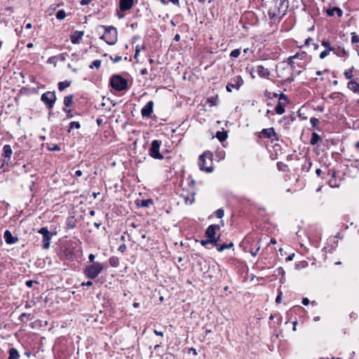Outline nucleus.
<instances>
[{"instance_id":"f257e3e1","label":"nucleus","mask_w":359,"mask_h":359,"mask_svg":"<svg viewBox=\"0 0 359 359\" xmlns=\"http://www.w3.org/2000/svg\"><path fill=\"white\" fill-rule=\"evenodd\" d=\"M224 226V222L223 220H221L217 224L209 225L205 232V236L214 242V246L216 248L218 252H222L224 250L230 249L234 246V244L232 241L229 242V243L223 244L220 243V230L221 228Z\"/></svg>"},{"instance_id":"f03ea898","label":"nucleus","mask_w":359,"mask_h":359,"mask_svg":"<svg viewBox=\"0 0 359 359\" xmlns=\"http://www.w3.org/2000/svg\"><path fill=\"white\" fill-rule=\"evenodd\" d=\"M287 7V1L274 0L268 11V15L271 21L273 23L279 22L286 14Z\"/></svg>"},{"instance_id":"7ed1b4c3","label":"nucleus","mask_w":359,"mask_h":359,"mask_svg":"<svg viewBox=\"0 0 359 359\" xmlns=\"http://www.w3.org/2000/svg\"><path fill=\"white\" fill-rule=\"evenodd\" d=\"M310 57L311 56L306 51L299 50L294 55L287 57L286 62L292 69H295L297 67L304 68L310 61Z\"/></svg>"},{"instance_id":"20e7f679","label":"nucleus","mask_w":359,"mask_h":359,"mask_svg":"<svg viewBox=\"0 0 359 359\" xmlns=\"http://www.w3.org/2000/svg\"><path fill=\"white\" fill-rule=\"evenodd\" d=\"M213 154L212 151L209 150L205 151L202 154H201L198 157V165L199 169L201 171L211 173L214 170L213 166Z\"/></svg>"},{"instance_id":"39448f33","label":"nucleus","mask_w":359,"mask_h":359,"mask_svg":"<svg viewBox=\"0 0 359 359\" xmlns=\"http://www.w3.org/2000/svg\"><path fill=\"white\" fill-rule=\"evenodd\" d=\"M107 268V265L104 263L93 262V264L86 265L83 269V274L90 279H95L99 274Z\"/></svg>"},{"instance_id":"423d86ee","label":"nucleus","mask_w":359,"mask_h":359,"mask_svg":"<svg viewBox=\"0 0 359 359\" xmlns=\"http://www.w3.org/2000/svg\"><path fill=\"white\" fill-rule=\"evenodd\" d=\"M110 86L116 91H125L129 88L128 81L119 74H114L109 81Z\"/></svg>"},{"instance_id":"0eeeda50","label":"nucleus","mask_w":359,"mask_h":359,"mask_svg":"<svg viewBox=\"0 0 359 359\" xmlns=\"http://www.w3.org/2000/svg\"><path fill=\"white\" fill-rule=\"evenodd\" d=\"M187 181L188 182L189 187L191 188V190L189 193L187 194L184 192V191H183V192L181 194V196L184 198L186 204H192L195 201L194 196L196 194V181L191 175L188 176Z\"/></svg>"},{"instance_id":"6e6552de","label":"nucleus","mask_w":359,"mask_h":359,"mask_svg":"<svg viewBox=\"0 0 359 359\" xmlns=\"http://www.w3.org/2000/svg\"><path fill=\"white\" fill-rule=\"evenodd\" d=\"M104 29L103 35L100 37L109 45H114L117 41V30L113 26H102Z\"/></svg>"},{"instance_id":"1a4fd4ad","label":"nucleus","mask_w":359,"mask_h":359,"mask_svg":"<svg viewBox=\"0 0 359 359\" xmlns=\"http://www.w3.org/2000/svg\"><path fill=\"white\" fill-rule=\"evenodd\" d=\"M161 143V141L158 140H154L151 142L149 149V154L151 158L158 160L163 159V156L160 153Z\"/></svg>"},{"instance_id":"9d476101","label":"nucleus","mask_w":359,"mask_h":359,"mask_svg":"<svg viewBox=\"0 0 359 359\" xmlns=\"http://www.w3.org/2000/svg\"><path fill=\"white\" fill-rule=\"evenodd\" d=\"M290 100L286 95L281 93L278 95V102L275 107V111L277 114L281 115L285 111V107L287 104H289Z\"/></svg>"},{"instance_id":"9b49d317","label":"nucleus","mask_w":359,"mask_h":359,"mask_svg":"<svg viewBox=\"0 0 359 359\" xmlns=\"http://www.w3.org/2000/svg\"><path fill=\"white\" fill-rule=\"evenodd\" d=\"M256 135L258 138H268L272 140L278 141L279 135L275 132L273 127L269 128H264L259 133H257Z\"/></svg>"},{"instance_id":"f8f14e48","label":"nucleus","mask_w":359,"mask_h":359,"mask_svg":"<svg viewBox=\"0 0 359 359\" xmlns=\"http://www.w3.org/2000/svg\"><path fill=\"white\" fill-rule=\"evenodd\" d=\"M41 100L45 104L47 109H51L56 101V96L54 92L47 91L41 96Z\"/></svg>"},{"instance_id":"ddd939ff","label":"nucleus","mask_w":359,"mask_h":359,"mask_svg":"<svg viewBox=\"0 0 359 359\" xmlns=\"http://www.w3.org/2000/svg\"><path fill=\"white\" fill-rule=\"evenodd\" d=\"M244 81L241 76H236L231 79V81L226 86L227 92H232V88L238 90L243 84Z\"/></svg>"},{"instance_id":"4468645a","label":"nucleus","mask_w":359,"mask_h":359,"mask_svg":"<svg viewBox=\"0 0 359 359\" xmlns=\"http://www.w3.org/2000/svg\"><path fill=\"white\" fill-rule=\"evenodd\" d=\"M39 233L42 235V248L43 249H48L50 247V241L51 239V233L48 228L42 227L39 230Z\"/></svg>"},{"instance_id":"2eb2a0df","label":"nucleus","mask_w":359,"mask_h":359,"mask_svg":"<svg viewBox=\"0 0 359 359\" xmlns=\"http://www.w3.org/2000/svg\"><path fill=\"white\" fill-rule=\"evenodd\" d=\"M154 102L152 100L149 101L141 110V114L142 117H151L154 111Z\"/></svg>"},{"instance_id":"dca6fc26","label":"nucleus","mask_w":359,"mask_h":359,"mask_svg":"<svg viewBox=\"0 0 359 359\" xmlns=\"http://www.w3.org/2000/svg\"><path fill=\"white\" fill-rule=\"evenodd\" d=\"M332 53L339 57H348V52L345 49L343 44L335 45Z\"/></svg>"},{"instance_id":"f3484780","label":"nucleus","mask_w":359,"mask_h":359,"mask_svg":"<svg viewBox=\"0 0 359 359\" xmlns=\"http://www.w3.org/2000/svg\"><path fill=\"white\" fill-rule=\"evenodd\" d=\"M256 72L259 76L262 79H269L271 75L270 71L262 65H257L256 67Z\"/></svg>"},{"instance_id":"a211bd4d","label":"nucleus","mask_w":359,"mask_h":359,"mask_svg":"<svg viewBox=\"0 0 359 359\" xmlns=\"http://www.w3.org/2000/svg\"><path fill=\"white\" fill-rule=\"evenodd\" d=\"M347 88L354 93L359 94V79L355 78L349 81L347 83Z\"/></svg>"},{"instance_id":"6ab92c4d","label":"nucleus","mask_w":359,"mask_h":359,"mask_svg":"<svg viewBox=\"0 0 359 359\" xmlns=\"http://www.w3.org/2000/svg\"><path fill=\"white\" fill-rule=\"evenodd\" d=\"M4 238L8 245H13L18 241V238L13 236L9 230H6L4 233Z\"/></svg>"},{"instance_id":"aec40b11","label":"nucleus","mask_w":359,"mask_h":359,"mask_svg":"<svg viewBox=\"0 0 359 359\" xmlns=\"http://www.w3.org/2000/svg\"><path fill=\"white\" fill-rule=\"evenodd\" d=\"M83 35V31H74L70 36L71 42L74 44L79 43L82 40Z\"/></svg>"},{"instance_id":"412c9836","label":"nucleus","mask_w":359,"mask_h":359,"mask_svg":"<svg viewBox=\"0 0 359 359\" xmlns=\"http://www.w3.org/2000/svg\"><path fill=\"white\" fill-rule=\"evenodd\" d=\"M134 5V0H120L119 8L121 11H129Z\"/></svg>"},{"instance_id":"4be33fe9","label":"nucleus","mask_w":359,"mask_h":359,"mask_svg":"<svg viewBox=\"0 0 359 359\" xmlns=\"http://www.w3.org/2000/svg\"><path fill=\"white\" fill-rule=\"evenodd\" d=\"M335 13H337L338 17H341L343 15V11L341 8L338 7H333L332 8H327L326 10V13L328 16H334Z\"/></svg>"},{"instance_id":"5701e85b","label":"nucleus","mask_w":359,"mask_h":359,"mask_svg":"<svg viewBox=\"0 0 359 359\" xmlns=\"http://www.w3.org/2000/svg\"><path fill=\"white\" fill-rule=\"evenodd\" d=\"M336 175V172L333 171L332 173V178L328 181L330 187L332 188L339 187L340 185V180L337 178Z\"/></svg>"},{"instance_id":"b1692460","label":"nucleus","mask_w":359,"mask_h":359,"mask_svg":"<svg viewBox=\"0 0 359 359\" xmlns=\"http://www.w3.org/2000/svg\"><path fill=\"white\" fill-rule=\"evenodd\" d=\"M154 204V201L151 198L146 200H137L136 201V205L142 208H149L150 205Z\"/></svg>"},{"instance_id":"393cba45","label":"nucleus","mask_w":359,"mask_h":359,"mask_svg":"<svg viewBox=\"0 0 359 359\" xmlns=\"http://www.w3.org/2000/svg\"><path fill=\"white\" fill-rule=\"evenodd\" d=\"M13 154V150L9 144H5L3 147V154L2 156L6 158L8 161L10 160Z\"/></svg>"},{"instance_id":"a878e982","label":"nucleus","mask_w":359,"mask_h":359,"mask_svg":"<svg viewBox=\"0 0 359 359\" xmlns=\"http://www.w3.org/2000/svg\"><path fill=\"white\" fill-rule=\"evenodd\" d=\"M321 45L325 48V50L333 52L335 45H332L329 39L324 38L320 41Z\"/></svg>"},{"instance_id":"bb28decb","label":"nucleus","mask_w":359,"mask_h":359,"mask_svg":"<svg viewBox=\"0 0 359 359\" xmlns=\"http://www.w3.org/2000/svg\"><path fill=\"white\" fill-rule=\"evenodd\" d=\"M8 359H19L20 355L18 350L15 348H11L8 350Z\"/></svg>"},{"instance_id":"cd10ccee","label":"nucleus","mask_w":359,"mask_h":359,"mask_svg":"<svg viewBox=\"0 0 359 359\" xmlns=\"http://www.w3.org/2000/svg\"><path fill=\"white\" fill-rule=\"evenodd\" d=\"M215 137L219 140V142H222L226 140L228 134L226 131H217Z\"/></svg>"},{"instance_id":"c85d7f7f","label":"nucleus","mask_w":359,"mask_h":359,"mask_svg":"<svg viewBox=\"0 0 359 359\" xmlns=\"http://www.w3.org/2000/svg\"><path fill=\"white\" fill-rule=\"evenodd\" d=\"M310 123L311 124L313 129L318 130V131L320 130V128L319 127L320 121H319L318 118H317L316 117H311L310 118Z\"/></svg>"},{"instance_id":"c756f323","label":"nucleus","mask_w":359,"mask_h":359,"mask_svg":"<svg viewBox=\"0 0 359 359\" xmlns=\"http://www.w3.org/2000/svg\"><path fill=\"white\" fill-rule=\"evenodd\" d=\"M109 263L112 267H118L119 266V258L116 256H112L109 259Z\"/></svg>"},{"instance_id":"7c9ffc66","label":"nucleus","mask_w":359,"mask_h":359,"mask_svg":"<svg viewBox=\"0 0 359 359\" xmlns=\"http://www.w3.org/2000/svg\"><path fill=\"white\" fill-rule=\"evenodd\" d=\"M321 140L320 136L316 133H313L311 134V140H310V144L312 145L316 144L320 140Z\"/></svg>"},{"instance_id":"2f4dec72","label":"nucleus","mask_w":359,"mask_h":359,"mask_svg":"<svg viewBox=\"0 0 359 359\" xmlns=\"http://www.w3.org/2000/svg\"><path fill=\"white\" fill-rule=\"evenodd\" d=\"M279 95L280 94H278L277 93H272L268 90H265L264 91V95L268 100H272L274 97H278Z\"/></svg>"},{"instance_id":"473e14b6","label":"nucleus","mask_w":359,"mask_h":359,"mask_svg":"<svg viewBox=\"0 0 359 359\" xmlns=\"http://www.w3.org/2000/svg\"><path fill=\"white\" fill-rule=\"evenodd\" d=\"M312 166V162L310 160H307L302 165V170L304 172H308Z\"/></svg>"},{"instance_id":"72a5a7b5","label":"nucleus","mask_w":359,"mask_h":359,"mask_svg":"<svg viewBox=\"0 0 359 359\" xmlns=\"http://www.w3.org/2000/svg\"><path fill=\"white\" fill-rule=\"evenodd\" d=\"M353 70H354V67H352L351 68L346 69L344 72V76L346 79L350 80V81L351 79H353Z\"/></svg>"},{"instance_id":"f704fd0d","label":"nucleus","mask_w":359,"mask_h":359,"mask_svg":"<svg viewBox=\"0 0 359 359\" xmlns=\"http://www.w3.org/2000/svg\"><path fill=\"white\" fill-rule=\"evenodd\" d=\"M218 95L212 96L207 99V102L210 107L216 106L217 104Z\"/></svg>"},{"instance_id":"c9c22d12","label":"nucleus","mask_w":359,"mask_h":359,"mask_svg":"<svg viewBox=\"0 0 359 359\" xmlns=\"http://www.w3.org/2000/svg\"><path fill=\"white\" fill-rule=\"evenodd\" d=\"M81 128V124L79 121H71L69 123V133L72 129H79Z\"/></svg>"},{"instance_id":"e433bc0d","label":"nucleus","mask_w":359,"mask_h":359,"mask_svg":"<svg viewBox=\"0 0 359 359\" xmlns=\"http://www.w3.org/2000/svg\"><path fill=\"white\" fill-rule=\"evenodd\" d=\"M101 64L102 61L100 60H95L89 65V67L92 69L94 68L98 69L100 68Z\"/></svg>"},{"instance_id":"4c0bfd02","label":"nucleus","mask_w":359,"mask_h":359,"mask_svg":"<svg viewBox=\"0 0 359 359\" xmlns=\"http://www.w3.org/2000/svg\"><path fill=\"white\" fill-rule=\"evenodd\" d=\"M351 43L354 44L355 47V45H358L359 48V36L357 35L355 32L351 33Z\"/></svg>"},{"instance_id":"58836bf2","label":"nucleus","mask_w":359,"mask_h":359,"mask_svg":"<svg viewBox=\"0 0 359 359\" xmlns=\"http://www.w3.org/2000/svg\"><path fill=\"white\" fill-rule=\"evenodd\" d=\"M66 15H67L66 12L64 10L58 11L55 15L56 18L60 20H64L65 18Z\"/></svg>"},{"instance_id":"ea45409f","label":"nucleus","mask_w":359,"mask_h":359,"mask_svg":"<svg viewBox=\"0 0 359 359\" xmlns=\"http://www.w3.org/2000/svg\"><path fill=\"white\" fill-rule=\"evenodd\" d=\"M208 244H212L214 246V242H212L210 238H207L205 240L201 241V245L205 248H208Z\"/></svg>"},{"instance_id":"a19ab883","label":"nucleus","mask_w":359,"mask_h":359,"mask_svg":"<svg viewBox=\"0 0 359 359\" xmlns=\"http://www.w3.org/2000/svg\"><path fill=\"white\" fill-rule=\"evenodd\" d=\"M214 215L216 217L222 219L224 216V211L222 208L217 209L215 212Z\"/></svg>"},{"instance_id":"79ce46f5","label":"nucleus","mask_w":359,"mask_h":359,"mask_svg":"<svg viewBox=\"0 0 359 359\" xmlns=\"http://www.w3.org/2000/svg\"><path fill=\"white\" fill-rule=\"evenodd\" d=\"M259 250H260V245H256L255 247L252 248L250 249V254H251L253 257H255V256L258 254V252H259Z\"/></svg>"},{"instance_id":"37998d69","label":"nucleus","mask_w":359,"mask_h":359,"mask_svg":"<svg viewBox=\"0 0 359 359\" xmlns=\"http://www.w3.org/2000/svg\"><path fill=\"white\" fill-rule=\"evenodd\" d=\"M331 52H332V51H330V50H325V49L324 50H323V51L320 53V55H319V58H320V60H323V59H325L326 57H327V56L330 55V53Z\"/></svg>"},{"instance_id":"c03bdc74","label":"nucleus","mask_w":359,"mask_h":359,"mask_svg":"<svg viewBox=\"0 0 359 359\" xmlns=\"http://www.w3.org/2000/svg\"><path fill=\"white\" fill-rule=\"evenodd\" d=\"M67 88V81H61L58 83V89L60 91L64 90Z\"/></svg>"},{"instance_id":"a18cd8bd","label":"nucleus","mask_w":359,"mask_h":359,"mask_svg":"<svg viewBox=\"0 0 359 359\" xmlns=\"http://www.w3.org/2000/svg\"><path fill=\"white\" fill-rule=\"evenodd\" d=\"M241 54V50L240 49H234L233 50H231V52L230 53V56L231 57H238Z\"/></svg>"},{"instance_id":"49530a36","label":"nucleus","mask_w":359,"mask_h":359,"mask_svg":"<svg viewBox=\"0 0 359 359\" xmlns=\"http://www.w3.org/2000/svg\"><path fill=\"white\" fill-rule=\"evenodd\" d=\"M57 57L55 56L50 57L48 59L47 62L50 64H53L55 66L56 65L57 62Z\"/></svg>"},{"instance_id":"de8ad7c7","label":"nucleus","mask_w":359,"mask_h":359,"mask_svg":"<svg viewBox=\"0 0 359 359\" xmlns=\"http://www.w3.org/2000/svg\"><path fill=\"white\" fill-rule=\"evenodd\" d=\"M287 165L282 162H278L277 163V168L279 170L285 171V168H287Z\"/></svg>"},{"instance_id":"09e8293b","label":"nucleus","mask_w":359,"mask_h":359,"mask_svg":"<svg viewBox=\"0 0 359 359\" xmlns=\"http://www.w3.org/2000/svg\"><path fill=\"white\" fill-rule=\"evenodd\" d=\"M312 43H314L313 39H312L311 37H309L305 39L304 46H309L310 45H312Z\"/></svg>"},{"instance_id":"8fccbe9b","label":"nucleus","mask_w":359,"mask_h":359,"mask_svg":"<svg viewBox=\"0 0 359 359\" xmlns=\"http://www.w3.org/2000/svg\"><path fill=\"white\" fill-rule=\"evenodd\" d=\"M57 57V60L65 61L66 59V53H62L58 55H55Z\"/></svg>"},{"instance_id":"3c124183","label":"nucleus","mask_w":359,"mask_h":359,"mask_svg":"<svg viewBox=\"0 0 359 359\" xmlns=\"http://www.w3.org/2000/svg\"><path fill=\"white\" fill-rule=\"evenodd\" d=\"M126 244L123 243L118 247V250L123 253L126 250Z\"/></svg>"},{"instance_id":"603ef678","label":"nucleus","mask_w":359,"mask_h":359,"mask_svg":"<svg viewBox=\"0 0 359 359\" xmlns=\"http://www.w3.org/2000/svg\"><path fill=\"white\" fill-rule=\"evenodd\" d=\"M34 283H37L36 281H34V280H27L26 283H25V285L28 287H32L34 285Z\"/></svg>"},{"instance_id":"864d4df0","label":"nucleus","mask_w":359,"mask_h":359,"mask_svg":"<svg viewBox=\"0 0 359 359\" xmlns=\"http://www.w3.org/2000/svg\"><path fill=\"white\" fill-rule=\"evenodd\" d=\"M121 58H122L121 56H119V55H116L114 57H113L111 56L110 57V59L111 60H113L114 62H118L121 61Z\"/></svg>"},{"instance_id":"5fc2aeb1","label":"nucleus","mask_w":359,"mask_h":359,"mask_svg":"<svg viewBox=\"0 0 359 359\" xmlns=\"http://www.w3.org/2000/svg\"><path fill=\"white\" fill-rule=\"evenodd\" d=\"M93 1V0H81L80 4L81 6H86V5L89 4Z\"/></svg>"},{"instance_id":"6e6d98bb","label":"nucleus","mask_w":359,"mask_h":359,"mask_svg":"<svg viewBox=\"0 0 359 359\" xmlns=\"http://www.w3.org/2000/svg\"><path fill=\"white\" fill-rule=\"evenodd\" d=\"M140 53V52L139 51V48H135V55H134V58H135V60H136L137 62H138V56H139Z\"/></svg>"},{"instance_id":"4d7b16f0","label":"nucleus","mask_w":359,"mask_h":359,"mask_svg":"<svg viewBox=\"0 0 359 359\" xmlns=\"http://www.w3.org/2000/svg\"><path fill=\"white\" fill-rule=\"evenodd\" d=\"M82 175V171L77 170L74 172V176L76 177H81Z\"/></svg>"},{"instance_id":"13d9d810","label":"nucleus","mask_w":359,"mask_h":359,"mask_svg":"<svg viewBox=\"0 0 359 359\" xmlns=\"http://www.w3.org/2000/svg\"><path fill=\"white\" fill-rule=\"evenodd\" d=\"M95 258V256L93 254H90V255H88V259H89V262H91L92 264H93V262H94Z\"/></svg>"},{"instance_id":"bf43d9fd","label":"nucleus","mask_w":359,"mask_h":359,"mask_svg":"<svg viewBox=\"0 0 359 359\" xmlns=\"http://www.w3.org/2000/svg\"><path fill=\"white\" fill-rule=\"evenodd\" d=\"M139 48V51L140 52L142 50L146 49V46L144 43H143L142 45H137L135 48Z\"/></svg>"},{"instance_id":"052dcab7","label":"nucleus","mask_w":359,"mask_h":359,"mask_svg":"<svg viewBox=\"0 0 359 359\" xmlns=\"http://www.w3.org/2000/svg\"><path fill=\"white\" fill-rule=\"evenodd\" d=\"M309 302H310V301L307 297L303 298L302 302V303L305 306L308 305L309 304Z\"/></svg>"},{"instance_id":"680f3d73","label":"nucleus","mask_w":359,"mask_h":359,"mask_svg":"<svg viewBox=\"0 0 359 359\" xmlns=\"http://www.w3.org/2000/svg\"><path fill=\"white\" fill-rule=\"evenodd\" d=\"M294 257V254H292V255H290L289 256H287L286 258H285V260L286 262H290V261H292L293 259V257Z\"/></svg>"},{"instance_id":"e2e57ef3","label":"nucleus","mask_w":359,"mask_h":359,"mask_svg":"<svg viewBox=\"0 0 359 359\" xmlns=\"http://www.w3.org/2000/svg\"><path fill=\"white\" fill-rule=\"evenodd\" d=\"M350 317L351 318H353V319H357L358 318V314L357 313H355V312H351V314H350Z\"/></svg>"},{"instance_id":"0e129e2a","label":"nucleus","mask_w":359,"mask_h":359,"mask_svg":"<svg viewBox=\"0 0 359 359\" xmlns=\"http://www.w3.org/2000/svg\"><path fill=\"white\" fill-rule=\"evenodd\" d=\"M93 282L90 281V280H88L87 282L86 283H83L81 285H86V286H88V287H90V286H92L93 285Z\"/></svg>"},{"instance_id":"69168bd1","label":"nucleus","mask_w":359,"mask_h":359,"mask_svg":"<svg viewBox=\"0 0 359 359\" xmlns=\"http://www.w3.org/2000/svg\"><path fill=\"white\" fill-rule=\"evenodd\" d=\"M66 107H67V96L64 97V107L63 109L66 111Z\"/></svg>"},{"instance_id":"338daca9","label":"nucleus","mask_w":359,"mask_h":359,"mask_svg":"<svg viewBox=\"0 0 359 359\" xmlns=\"http://www.w3.org/2000/svg\"><path fill=\"white\" fill-rule=\"evenodd\" d=\"M27 316L29 317V316H30V314H27V313H22L20 316V319L21 320H23L24 318H25V317H27Z\"/></svg>"},{"instance_id":"774afa93","label":"nucleus","mask_w":359,"mask_h":359,"mask_svg":"<svg viewBox=\"0 0 359 359\" xmlns=\"http://www.w3.org/2000/svg\"><path fill=\"white\" fill-rule=\"evenodd\" d=\"M180 38H181L180 35L179 34H177L174 36L173 40L175 41H179L180 40Z\"/></svg>"}]
</instances>
